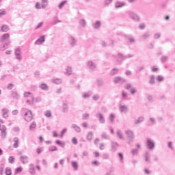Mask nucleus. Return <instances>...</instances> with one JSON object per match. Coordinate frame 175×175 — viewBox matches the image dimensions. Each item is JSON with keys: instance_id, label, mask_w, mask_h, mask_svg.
Masks as SVG:
<instances>
[{"instance_id": "nucleus-13", "label": "nucleus", "mask_w": 175, "mask_h": 175, "mask_svg": "<svg viewBox=\"0 0 175 175\" xmlns=\"http://www.w3.org/2000/svg\"><path fill=\"white\" fill-rule=\"evenodd\" d=\"M124 6H126V3L122 1H116L115 3V8L120 9L121 8H124Z\"/></svg>"}, {"instance_id": "nucleus-9", "label": "nucleus", "mask_w": 175, "mask_h": 175, "mask_svg": "<svg viewBox=\"0 0 175 175\" xmlns=\"http://www.w3.org/2000/svg\"><path fill=\"white\" fill-rule=\"evenodd\" d=\"M96 117L98 118L100 124H105V122H106V120H105V116H103V114H102L101 113H96Z\"/></svg>"}, {"instance_id": "nucleus-64", "label": "nucleus", "mask_w": 175, "mask_h": 175, "mask_svg": "<svg viewBox=\"0 0 175 175\" xmlns=\"http://www.w3.org/2000/svg\"><path fill=\"white\" fill-rule=\"evenodd\" d=\"M111 2H113V0H105V6H109V5L110 3H111Z\"/></svg>"}, {"instance_id": "nucleus-4", "label": "nucleus", "mask_w": 175, "mask_h": 175, "mask_svg": "<svg viewBox=\"0 0 175 175\" xmlns=\"http://www.w3.org/2000/svg\"><path fill=\"white\" fill-rule=\"evenodd\" d=\"M126 135H127V139L129 140V144H131L132 142H133V139H135V135L133 134V131L131 130H127L125 131Z\"/></svg>"}, {"instance_id": "nucleus-34", "label": "nucleus", "mask_w": 175, "mask_h": 175, "mask_svg": "<svg viewBox=\"0 0 175 175\" xmlns=\"http://www.w3.org/2000/svg\"><path fill=\"white\" fill-rule=\"evenodd\" d=\"M120 35H121L122 36H126V38H128L129 42L130 43H135V39H134L133 38H131V36H125V35H123L122 33H120Z\"/></svg>"}, {"instance_id": "nucleus-39", "label": "nucleus", "mask_w": 175, "mask_h": 175, "mask_svg": "<svg viewBox=\"0 0 175 175\" xmlns=\"http://www.w3.org/2000/svg\"><path fill=\"white\" fill-rule=\"evenodd\" d=\"M150 84H154L155 83V77L154 75H151L150 77Z\"/></svg>"}, {"instance_id": "nucleus-11", "label": "nucleus", "mask_w": 175, "mask_h": 175, "mask_svg": "<svg viewBox=\"0 0 175 175\" xmlns=\"http://www.w3.org/2000/svg\"><path fill=\"white\" fill-rule=\"evenodd\" d=\"M15 55L16 59L21 61V49L20 48L15 49Z\"/></svg>"}, {"instance_id": "nucleus-27", "label": "nucleus", "mask_w": 175, "mask_h": 175, "mask_svg": "<svg viewBox=\"0 0 175 175\" xmlns=\"http://www.w3.org/2000/svg\"><path fill=\"white\" fill-rule=\"evenodd\" d=\"M119 109L121 113H126L128 111V107L125 105H120Z\"/></svg>"}, {"instance_id": "nucleus-20", "label": "nucleus", "mask_w": 175, "mask_h": 175, "mask_svg": "<svg viewBox=\"0 0 175 175\" xmlns=\"http://www.w3.org/2000/svg\"><path fill=\"white\" fill-rule=\"evenodd\" d=\"M20 161L22 162L23 165H25L28 163V157L27 156H21L20 157Z\"/></svg>"}, {"instance_id": "nucleus-17", "label": "nucleus", "mask_w": 175, "mask_h": 175, "mask_svg": "<svg viewBox=\"0 0 175 175\" xmlns=\"http://www.w3.org/2000/svg\"><path fill=\"white\" fill-rule=\"evenodd\" d=\"M144 158H145V162H150V159H151V154L146 151L144 154Z\"/></svg>"}, {"instance_id": "nucleus-61", "label": "nucleus", "mask_w": 175, "mask_h": 175, "mask_svg": "<svg viewBox=\"0 0 175 175\" xmlns=\"http://www.w3.org/2000/svg\"><path fill=\"white\" fill-rule=\"evenodd\" d=\"M129 92L131 94V95H135V94H136V89L135 88H133L130 89Z\"/></svg>"}, {"instance_id": "nucleus-7", "label": "nucleus", "mask_w": 175, "mask_h": 175, "mask_svg": "<svg viewBox=\"0 0 175 175\" xmlns=\"http://www.w3.org/2000/svg\"><path fill=\"white\" fill-rule=\"evenodd\" d=\"M88 68L90 69V70H95L96 69V64H95L92 61H89L87 62Z\"/></svg>"}, {"instance_id": "nucleus-44", "label": "nucleus", "mask_w": 175, "mask_h": 175, "mask_svg": "<svg viewBox=\"0 0 175 175\" xmlns=\"http://www.w3.org/2000/svg\"><path fill=\"white\" fill-rule=\"evenodd\" d=\"M92 132H89L87 135V139L89 140V142H91V140H92Z\"/></svg>"}, {"instance_id": "nucleus-26", "label": "nucleus", "mask_w": 175, "mask_h": 175, "mask_svg": "<svg viewBox=\"0 0 175 175\" xmlns=\"http://www.w3.org/2000/svg\"><path fill=\"white\" fill-rule=\"evenodd\" d=\"M71 165L74 170H79V163H77V161H71Z\"/></svg>"}, {"instance_id": "nucleus-35", "label": "nucleus", "mask_w": 175, "mask_h": 175, "mask_svg": "<svg viewBox=\"0 0 175 175\" xmlns=\"http://www.w3.org/2000/svg\"><path fill=\"white\" fill-rule=\"evenodd\" d=\"M92 95V92H89L88 93H85L82 95V97L84 98V99H88V98H90V96H91Z\"/></svg>"}, {"instance_id": "nucleus-29", "label": "nucleus", "mask_w": 175, "mask_h": 175, "mask_svg": "<svg viewBox=\"0 0 175 175\" xmlns=\"http://www.w3.org/2000/svg\"><path fill=\"white\" fill-rule=\"evenodd\" d=\"M11 96H12V98H14V99H20V94H18V93H17V92H12Z\"/></svg>"}, {"instance_id": "nucleus-54", "label": "nucleus", "mask_w": 175, "mask_h": 175, "mask_svg": "<svg viewBox=\"0 0 175 175\" xmlns=\"http://www.w3.org/2000/svg\"><path fill=\"white\" fill-rule=\"evenodd\" d=\"M6 15V10L1 9L0 10V18L2 17V16Z\"/></svg>"}, {"instance_id": "nucleus-36", "label": "nucleus", "mask_w": 175, "mask_h": 175, "mask_svg": "<svg viewBox=\"0 0 175 175\" xmlns=\"http://www.w3.org/2000/svg\"><path fill=\"white\" fill-rule=\"evenodd\" d=\"M26 103L27 105H33V103H35V98L33 96H31V100H27Z\"/></svg>"}, {"instance_id": "nucleus-63", "label": "nucleus", "mask_w": 175, "mask_h": 175, "mask_svg": "<svg viewBox=\"0 0 175 175\" xmlns=\"http://www.w3.org/2000/svg\"><path fill=\"white\" fill-rule=\"evenodd\" d=\"M161 62H163V63L166 62V61H167V56H163V57H161Z\"/></svg>"}, {"instance_id": "nucleus-24", "label": "nucleus", "mask_w": 175, "mask_h": 175, "mask_svg": "<svg viewBox=\"0 0 175 175\" xmlns=\"http://www.w3.org/2000/svg\"><path fill=\"white\" fill-rule=\"evenodd\" d=\"M120 72V70L118 68H113L109 75L110 76H114L116 75H118V72Z\"/></svg>"}, {"instance_id": "nucleus-3", "label": "nucleus", "mask_w": 175, "mask_h": 175, "mask_svg": "<svg viewBox=\"0 0 175 175\" xmlns=\"http://www.w3.org/2000/svg\"><path fill=\"white\" fill-rule=\"evenodd\" d=\"M127 16H129V18H131L133 21H136V22L140 21V16H139V15H137V14H136L133 11L127 12Z\"/></svg>"}, {"instance_id": "nucleus-47", "label": "nucleus", "mask_w": 175, "mask_h": 175, "mask_svg": "<svg viewBox=\"0 0 175 175\" xmlns=\"http://www.w3.org/2000/svg\"><path fill=\"white\" fill-rule=\"evenodd\" d=\"M114 118H116V116H114L113 113H111L109 115V121L113 124L114 122Z\"/></svg>"}, {"instance_id": "nucleus-43", "label": "nucleus", "mask_w": 175, "mask_h": 175, "mask_svg": "<svg viewBox=\"0 0 175 175\" xmlns=\"http://www.w3.org/2000/svg\"><path fill=\"white\" fill-rule=\"evenodd\" d=\"M79 24L81 27H85V25H87V22L84 19H81L79 21Z\"/></svg>"}, {"instance_id": "nucleus-52", "label": "nucleus", "mask_w": 175, "mask_h": 175, "mask_svg": "<svg viewBox=\"0 0 175 175\" xmlns=\"http://www.w3.org/2000/svg\"><path fill=\"white\" fill-rule=\"evenodd\" d=\"M35 128H36V123L35 122H33L29 126V130L32 131V129H35Z\"/></svg>"}, {"instance_id": "nucleus-62", "label": "nucleus", "mask_w": 175, "mask_h": 175, "mask_svg": "<svg viewBox=\"0 0 175 175\" xmlns=\"http://www.w3.org/2000/svg\"><path fill=\"white\" fill-rule=\"evenodd\" d=\"M97 85H98V87L102 86L103 85V81L102 79H98Z\"/></svg>"}, {"instance_id": "nucleus-41", "label": "nucleus", "mask_w": 175, "mask_h": 175, "mask_svg": "<svg viewBox=\"0 0 175 175\" xmlns=\"http://www.w3.org/2000/svg\"><path fill=\"white\" fill-rule=\"evenodd\" d=\"M66 75H72V67H70V66H67Z\"/></svg>"}, {"instance_id": "nucleus-5", "label": "nucleus", "mask_w": 175, "mask_h": 175, "mask_svg": "<svg viewBox=\"0 0 175 175\" xmlns=\"http://www.w3.org/2000/svg\"><path fill=\"white\" fill-rule=\"evenodd\" d=\"M146 147L148 150H154L155 148V142L150 138L146 139Z\"/></svg>"}, {"instance_id": "nucleus-38", "label": "nucleus", "mask_w": 175, "mask_h": 175, "mask_svg": "<svg viewBox=\"0 0 175 175\" xmlns=\"http://www.w3.org/2000/svg\"><path fill=\"white\" fill-rule=\"evenodd\" d=\"M118 155L120 158V163H124V154L121 152H118Z\"/></svg>"}, {"instance_id": "nucleus-16", "label": "nucleus", "mask_w": 175, "mask_h": 175, "mask_svg": "<svg viewBox=\"0 0 175 175\" xmlns=\"http://www.w3.org/2000/svg\"><path fill=\"white\" fill-rule=\"evenodd\" d=\"M144 121V117L140 116L137 120H134V125H138V124H142Z\"/></svg>"}, {"instance_id": "nucleus-10", "label": "nucleus", "mask_w": 175, "mask_h": 175, "mask_svg": "<svg viewBox=\"0 0 175 175\" xmlns=\"http://www.w3.org/2000/svg\"><path fill=\"white\" fill-rule=\"evenodd\" d=\"M68 42L71 47H75V46H76L77 40H76V38H75V37L70 36L68 37Z\"/></svg>"}, {"instance_id": "nucleus-40", "label": "nucleus", "mask_w": 175, "mask_h": 175, "mask_svg": "<svg viewBox=\"0 0 175 175\" xmlns=\"http://www.w3.org/2000/svg\"><path fill=\"white\" fill-rule=\"evenodd\" d=\"M49 0H42V9H46V8L47 7V2Z\"/></svg>"}, {"instance_id": "nucleus-32", "label": "nucleus", "mask_w": 175, "mask_h": 175, "mask_svg": "<svg viewBox=\"0 0 175 175\" xmlns=\"http://www.w3.org/2000/svg\"><path fill=\"white\" fill-rule=\"evenodd\" d=\"M92 25H93V28H94V29H98L99 27H100V21H97L94 23H93Z\"/></svg>"}, {"instance_id": "nucleus-30", "label": "nucleus", "mask_w": 175, "mask_h": 175, "mask_svg": "<svg viewBox=\"0 0 175 175\" xmlns=\"http://www.w3.org/2000/svg\"><path fill=\"white\" fill-rule=\"evenodd\" d=\"M9 29V26H8L7 25H3L1 28V32H8Z\"/></svg>"}, {"instance_id": "nucleus-18", "label": "nucleus", "mask_w": 175, "mask_h": 175, "mask_svg": "<svg viewBox=\"0 0 175 175\" xmlns=\"http://www.w3.org/2000/svg\"><path fill=\"white\" fill-rule=\"evenodd\" d=\"M10 43V41L8 40V41H6V42L5 44H3V45H1V46H0L1 51H5V50H6V49H8V46H9Z\"/></svg>"}, {"instance_id": "nucleus-25", "label": "nucleus", "mask_w": 175, "mask_h": 175, "mask_svg": "<svg viewBox=\"0 0 175 175\" xmlns=\"http://www.w3.org/2000/svg\"><path fill=\"white\" fill-rule=\"evenodd\" d=\"M118 144L117 142H111V149L112 151H117V148L118 147Z\"/></svg>"}, {"instance_id": "nucleus-1", "label": "nucleus", "mask_w": 175, "mask_h": 175, "mask_svg": "<svg viewBox=\"0 0 175 175\" xmlns=\"http://www.w3.org/2000/svg\"><path fill=\"white\" fill-rule=\"evenodd\" d=\"M22 112L25 113L24 114V120L25 121H27V122H31L32 121V119L33 118V116H32V111L23 108L22 109Z\"/></svg>"}, {"instance_id": "nucleus-15", "label": "nucleus", "mask_w": 175, "mask_h": 175, "mask_svg": "<svg viewBox=\"0 0 175 175\" xmlns=\"http://www.w3.org/2000/svg\"><path fill=\"white\" fill-rule=\"evenodd\" d=\"M1 112H2V117L3 118H5V120L7 118H8V117H9V115H8L9 114V109L4 108L1 110Z\"/></svg>"}, {"instance_id": "nucleus-60", "label": "nucleus", "mask_w": 175, "mask_h": 175, "mask_svg": "<svg viewBox=\"0 0 175 175\" xmlns=\"http://www.w3.org/2000/svg\"><path fill=\"white\" fill-rule=\"evenodd\" d=\"M148 38H150V33L148 32L145 33L142 36V38H144V40L147 39Z\"/></svg>"}, {"instance_id": "nucleus-46", "label": "nucleus", "mask_w": 175, "mask_h": 175, "mask_svg": "<svg viewBox=\"0 0 175 175\" xmlns=\"http://www.w3.org/2000/svg\"><path fill=\"white\" fill-rule=\"evenodd\" d=\"M23 172V167H18L15 169V174H17L18 173H21Z\"/></svg>"}, {"instance_id": "nucleus-19", "label": "nucleus", "mask_w": 175, "mask_h": 175, "mask_svg": "<svg viewBox=\"0 0 175 175\" xmlns=\"http://www.w3.org/2000/svg\"><path fill=\"white\" fill-rule=\"evenodd\" d=\"M71 128L74 129L75 132H77V133H80V132H81V129L80 128V126H77L75 124H72L71 125Z\"/></svg>"}, {"instance_id": "nucleus-55", "label": "nucleus", "mask_w": 175, "mask_h": 175, "mask_svg": "<svg viewBox=\"0 0 175 175\" xmlns=\"http://www.w3.org/2000/svg\"><path fill=\"white\" fill-rule=\"evenodd\" d=\"M167 146H168V148L172 150V151L174 150V148H173V143L172 142H169L167 144Z\"/></svg>"}, {"instance_id": "nucleus-48", "label": "nucleus", "mask_w": 175, "mask_h": 175, "mask_svg": "<svg viewBox=\"0 0 175 175\" xmlns=\"http://www.w3.org/2000/svg\"><path fill=\"white\" fill-rule=\"evenodd\" d=\"M5 174L6 175H12V169H10V167L5 168Z\"/></svg>"}, {"instance_id": "nucleus-22", "label": "nucleus", "mask_w": 175, "mask_h": 175, "mask_svg": "<svg viewBox=\"0 0 175 175\" xmlns=\"http://www.w3.org/2000/svg\"><path fill=\"white\" fill-rule=\"evenodd\" d=\"M29 172L30 174H36V172L35 171V165L33 164L29 165Z\"/></svg>"}, {"instance_id": "nucleus-23", "label": "nucleus", "mask_w": 175, "mask_h": 175, "mask_svg": "<svg viewBox=\"0 0 175 175\" xmlns=\"http://www.w3.org/2000/svg\"><path fill=\"white\" fill-rule=\"evenodd\" d=\"M13 142H14V144H13L14 148H18V142H19L18 137H15L13 139Z\"/></svg>"}, {"instance_id": "nucleus-37", "label": "nucleus", "mask_w": 175, "mask_h": 175, "mask_svg": "<svg viewBox=\"0 0 175 175\" xmlns=\"http://www.w3.org/2000/svg\"><path fill=\"white\" fill-rule=\"evenodd\" d=\"M116 135L119 137V139H124V136L122 135V132L121 131V130H118L116 132Z\"/></svg>"}, {"instance_id": "nucleus-53", "label": "nucleus", "mask_w": 175, "mask_h": 175, "mask_svg": "<svg viewBox=\"0 0 175 175\" xmlns=\"http://www.w3.org/2000/svg\"><path fill=\"white\" fill-rule=\"evenodd\" d=\"M148 122H150L151 125H154L156 121L154 118H150L148 120Z\"/></svg>"}, {"instance_id": "nucleus-58", "label": "nucleus", "mask_w": 175, "mask_h": 175, "mask_svg": "<svg viewBox=\"0 0 175 175\" xmlns=\"http://www.w3.org/2000/svg\"><path fill=\"white\" fill-rule=\"evenodd\" d=\"M8 162L10 163H14V157L13 156H10L8 159Z\"/></svg>"}, {"instance_id": "nucleus-42", "label": "nucleus", "mask_w": 175, "mask_h": 175, "mask_svg": "<svg viewBox=\"0 0 175 175\" xmlns=\"http://www.w3.org/2000/svg\"><path fill=\"white\" fill-rule=\"evenodd\" d=\"M32 96H33V95H32V93L31 92H26L24 93L25 98H32Z\"/></svg>"}, {"instance_id": "nucleus-57", "label": "nucleus", "mask_w": 175, "mask_h": 175, "mask_svg": "<svg viewBox=\"0 0 175 175\" xmlns=\"http://www.w3.org/2000/svg\"><path fill=\"white\" fill-rule=\"evenodd\" d=\"M122 99H128V94H126L125 92H122Z\"/></svg>"}, {"instance_id": "nucleus-2", "label": "nucleus", "mask_w": 175, "mask_h": 175, "mask_svg": "<svg viewBox=\"0 0 175 175\" xmlns=\"http://www.w3.org/2000/svg\"><path fill=\"white\" fill-rule=\"evenodd\" d=\"M132 57H133V55L128 54L124 56L121 53H118L117 56H115L116 61L119 64H120L124 59H126V58H132Z\"/></svg>"}, {"instance_id": "nucleus-49", "label": "nucleus", "mask_w": 175, "mask_h": 175, "mask_svg": "<svg viewBox=\"0 0 175 175\" xmlns=\"http://www.w3.org/2000/svg\"><path fill=\"white\" fill-rule=\"evenodd\" d=\"M44 116H45V117H46L47 118H50V117H51V111H46L45 112H44Z\"/></svg>"}, {"instance_id": "nucleus-45", "label": "nucleus", "mask_w": 175, "mask_h": 175, "mask_svg": "<svg viewBox=\"0 0 175 175\" xmlns=\"http://www.w3.org/2000/svg\"><path fill=\"white\" fill-rule=\"evenodd\" d=\"M57 150H58V148H57V147L54 146H52L49 147V151H50L51 152L57 151Z\"/></svg>"}, {"instance_id": "nucleus-12", "label": "nucleus", "mask_w": 175, "mask_h": 175, "mask_svg": "<svg viewBox=\"0 0 175 175\" xmlns=\"http://www.w3.org/2000/svg\"><path fill=\"white\" fill-rule=\"evenodd\" d=\"M45 41H46V36H42L40 37V38H38L36 41L35 44H38L39 46V45L42 44L43 43H44Z\"/></svg>"}, {"instance_id": "nucleus-14", "label": "nucleus", "mask_w": 175, "mask_h": 175, "mask_svg": "<svg viewBox=\"0 0 175 175\" xmlns=\"http://www.w3.org/2000/svg\"><path fill=\"white\" fill-rule=\"evenodd\" d=\"M10 37V34H9V33L3 34L0 38V42L1 43H3V42H5V40H8V39H9Z\"/></svg>"}, {"instance_id": "nucleus-21", "label": "nucleus", "mask_w": 175, "mask_h": 175, "mask_svg": "<svg viewBox=\"0 0 175 175\" xmlns=\"http://www.w3.org/2000/svg\"><path fill=\"white\" fill-rule=\"evenodd\" d=\"M69 110V107L68 106V103H63L62 104V112L63 113H68Z\"/></svg>"}, {"instance_id": "nucleus-51", "label": "nucleus", "mask_w": 175, "mask_h": 175, "mask_svg": "<svg viewBox=\"0 0 175 175\" xmlns=\"http://www.w3.org/2000/svg\"><path fill=\"white\" fill-rule=\"evenodd\" d=\"M53 83H55V84H61V83H62V79H53Z\"/></svg>"}, {"instance_id": "nucleus-33", "label": "nucleus", "mask_w": 175, "mask_h": 175, "mask_svg": "<svg viewBox=\"0 0 175 175\" xmlns=\"http://www.w3.org/2000/svg\"><path fill=\"white\" fill-rule=\"evenodd\" d=\"M55 143L57 144V146H59L62 148L65 147V142H62V141L57 139L55 141Z\"/></svg>"}, {"instance_id": "nucleus-31", "label": "nucleus", "mask_w": 175, "mask_h": 175, "mask_svg": "<svg viewBox=\"0 0 175 175\" xmlns=\"http://www.w3.org/2000/svg\"><path fill=\"white\" fill-rule=\"evenodd\" d=\"M66 3H68V0H64L59 3V4L58 5V8L59 9H62L64 8V6H65V5H66Z\"/></svg>"}, {"instance_id": "nucleus-59", "label": "nucleus", "mask_w": 175, "mask_h": 175, "mask_svg": "<svg viewBox=\"0 0 175 175\" xmlns=\"http://www.w3.org/2000/svg\"><path fill=\"white\" fill-rule=\"evenodd\" d=\"M110 156L107 153H105L103 154V159H109Z\"/></svg>"}, {"instance_id": "nucleus-50", "label": "nucleus", "mask_w": 175, "mask_h": 175, "mask_svg": "<svg viewBox=\"0 0 175 175\" xmlns=\"http://www.w3.org/2000/svg\"><path fill=\"white\" fill-rule=\"evenodd\" d=\"M139 152V149H133L131 150V154L134 157V155H137Z\"/></svg>"}, {"instance_id": "nucleus-8", "label": "nucleus", "mask_w": 175, "mask_h": 175, "mask_svg": "<svg viewBox=\"0 0 175 175\" xmlns=\"http://www.w3.org/2000/svg\"><path fill=\"white\" fill-rule=\"evenodd\" d=\"M6 126L0 124V131H1V138L2 139H6Z\"/></svg>"}, {"instance_id": "nucleus-28", "label": "nucleus", "mask_w": 175, "mask_h": 175, "mask_svg": "<svg viewBox=\"0 0 175 175\" xmlns=\"http://www.w3.org/2000/svg\"><path fill=\"white\" fill-rule=\"evenodd\" d=\"M40 88L43 91H49V86L46 83H42L40 85Z\"/></svg>"}, {"instance_id": "nucleus-56", "label": "nucleus", "mask_w": 175, "mask_h": 175, "mask_svg": "<svg viewBox=\"0 0 175 175\" xmlns=\"http://www.w3.org/2000/svg\"><path fill=\"white\" fill-rule=\"evenodd\" d=\"M102 139H105V140L109 139V135L106 134L105 133H103L101 135Z\"/></svg>"}, {"instance_id": "nucleus-6", "label": "nucleus", "mask_w": 175, "mask_h": 175, "mask_svg": "<svg viewBox=\"0 0 175 175\" xmlns=\"http://www.w3.org/2000/svg\"><path fill=\"white\" fill-rule=\"evenodd\" d=\"M125 81H126V80H125V79L121 78L120 77H116L113 79V83L115 84H124Z\"/></svg>"}]
</instances>
